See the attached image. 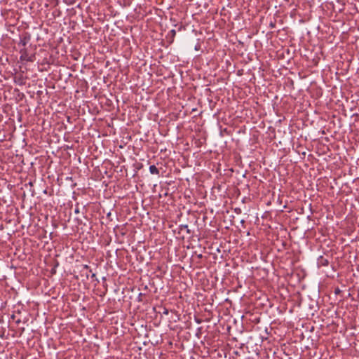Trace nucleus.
Instances as JSON below:
<instances>
[{"instance_id": "nucleus-2", "label": "nucleus", "mask_w": 359, "mask_h": 359, "mask_svg": "<svg viewBox=\"0 0 359 359\" xmlns=\"http://www.w3.org/2000/svg\"><path fill=\"white\" fill-rule=\"evenodd\" d=\"M21 56L20 58L22 60H27V61H32V58L31 57H29L28 55L26 53L25 50H21Z\"/></svg>"}, {"instance_id": "nucleus-5", "label": "nucleus", "mask_w": 359, "mask_h": 359, "mask_svg": "<svg viewBox=\"0 0 359 359\" xmlns=\"http://www.w3.org/2000/svg\"><path fill=\"white\" fill-rule=\"evenodd\" d=\"M172 34H175V30H172Z\"/></svg>"}, {"instance_id": "nucleus-1", "label": "nucleus", "mask_w": 359, "mask_h": 359, "mask_svg": "<svg viewBox=\"0 0 359 359\" xmlns=\"http://www.w3.org/2000/svg\"><path fill=\"white\" fill-rule=\"evenodd\" d=\"M30 40V36L29 34H25L22 36L20 37V41L19 43V45L25 47L27 44V43Z\"/></svg>"}, {"instance_id": "nucleus-4", "label": "nucleus", "mask_w": 359, "mask_h": 359, "mask_svg": "<svg viewBox=\"0 0 359 359\" xmlns=\"http://www.w3.org/2000/svg\"><path fill=\"white\" fill-rule=\"evenodd\" d=\"M180 229H181V230L184 229V230H186V231H187V232L188 233H190V230L189 229L188 225H187V224H185V225H181V226H180Z\"/></svg>"}, {"instance_id": "nucleus-3", "label": "nucleus", "mask_w": 359, "mask_h": 359, "mask_svg": "<svg viewBox=\"0 0 359 359\" xmlns=\"http://www.w3.org/2000/svg\"><path fill=\"white\" fill-rule=\"evenodd\" d=\"M149 172L153 175H158L159 170L154 165L149 166Z\"/></svg>"}, {"instance_id": "nucleus-7", "label": "nucleus", "mask_w": 359, "mask_h": 359, "mask_svg": "<svg viewBox=\"0 0 359 359\" xmlns=\"http://www.w3.org/2000/svg\"><path fill=\"white\" fill-rule=\"evenodd\" d=\"M168 311H167V310L164 312V313H165V314H168Z\"/></svg>"}, {"instance_id": "nucleus-8", "label": "nucleus", "mask_w": 359, "mask_h": 359, "mask_svg": "<svg viewBox=\"0 0 359 359\" xmlns=\"http://www.w3.org/2000/svg\"><path fill=\"white\" fill-rule=\"evenodd\" d=\"M95 273H93V274L92 275V277H95Z\"/></svg>"}, {"instance_id": "nucleus-6", "label": "nucleus", "mask_w": 359, "mask_h": 359, "mask_svg": "<svg viewBox=\"0 0 359 359\" xmlns=\"http://www.w3.org/2000/svg\"><path fill=\"white\" fill-rule=\"evenodd\" d=\"M75 212H76V213H78V212H79V210H78V209H76V210H75Z\"/></svg>"}]
</instances>
